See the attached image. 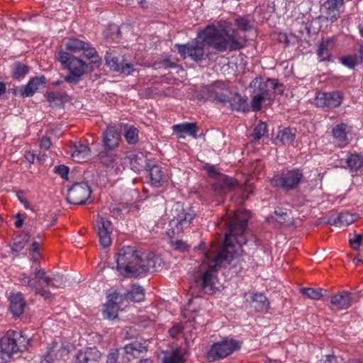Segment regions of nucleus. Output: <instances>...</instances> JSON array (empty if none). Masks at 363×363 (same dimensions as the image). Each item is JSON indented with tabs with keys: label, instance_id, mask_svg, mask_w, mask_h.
Masks as SVG:
<instances>
[{
	"label": "nucleus",
	"instance_id": "obj_30",
	"mask_svg": "<svg viewBox=\"0 0 363 363\" xmlns=\"http://www.w3.org/2000/svg\"><path fill=\"white\" fill-rule=\"evenodd\" d=\"M346 128L347 125L345 124L341 123L335 125L333 129L334 142L340 147H344L349 143L346 133Z\"/></svg>",
	"mask_w": 363,
	"mask_h": 363
},
{
	"label": "nucleus",
	"instance_id": "obj_21",
	"mask_svg": "<svg viewBox=\"0 0 363 363\" xmlns=\"http://www.w3.org/2000/svg\"><path fill=\"white\" fill-rule=\"evenodd\" d=\"M344 0H325L323 4L327 20L334 22L340 14V7L343 5Z\"/></svg>",
	"mask_w": 363,
	"mask_h": 363
},
{
	"label": "nucleus",
	"instance_id": "obj_36",
	"mask_svg": "<svg viewBox=\"0 0 363 363\" xmlns=\"http://www.w3.org/2000/svg\"><path fill=\"white\" fill-rule=\"evenodd\" d=\"M145 293L143 289L137 285H133L130 291L125 294V298L134 302L143 301Z\"/></svg>",
	"mask_w": 363,
	"mask_h": 363
},
{
	"label": "nucleus",
	"instance_id": "obj_57",
	"mask_svg": "<svg viewBox=\"0 0 363 363\" xmlns=\"http://www.w3.org/2000/svg\"><path fill=\"white\" fill-rule=\"evenodd\" d=\"M51 145L50 139L46 136L43 137L40 142V147L43 150H48Z\"/></svg>",
	"mask_w": 363,
	"mask_h": 363
},
{
	"label": "nucleus",
	"instance_id": "obj_11",
	"mask_svg": "<svg viewBox=\"0 0 363 363\" xmlns=\"http://www.w3.org/2000/svg\"><path fill=\"white\" fill-rule=\"evenodd\" d=\"M105 60L106 65L115 72L129 75L135 70L133 64L127 62L123 57L120 58L116 56L113 52H106Z\"/></svg>",
	"mask_w": 363,
	"mask_h": 363
},
{
	"label": "nucleus",
	"instance_id": "obj_8",
	"mask_svg": "<svg viewBox=\"0 0 363 363\" xmlns=\"http://www.w3.org/2000/svg\"><path fill=\"white\" fill-rule=\"evenodd\" d=\"M343 100V94L339 91L316 93L315 105L326 111L340 106Z\"/></svg>",
	"mask_w": 363,
	"mask_h": 363
},
{
	"label": "nucleus",
	"instance_id": "obj_20",
	"mask_svg": "<svg viewBox=\"0 0 363 363\" xmlns=\"http://www.w3.org/2000/svg\"><path fill=\"white\" fill-rule=\"evenodd\" d=\"M45 86V78L44 77H34L31 79L25 86L18 89L19 94L23 97L32 96L37 91Z\"/></svg>",
	"mask_w": 363,
	"mask_h": 363
},
{
	"label": "nucleus",
	"instance_id": "obj_3",
	"mask_svg": "<svg viewBox=\"0 0 363 363\" xmlns=\"http://www.w3.org/2000/svg\"><path fill=\"white\" fill-rule=\"evenodd\" d=\"M142 253L131 246H124L117 254V269L119 273L126 277H136L142 274L147 269L146 267H139L144 262Z\"/></svg>",
	"mask_w": 363,
	"mask_h": 363
},
{
	"label": "nucleus",
	"instance_id": "obj_64",
	"mask_svg": "<svg viewBox=\"0 0 363 363\" xmlns=\"http://www.w3.org/2000/svg\"><path fill=\"white\" fill-rule=\"evenodd\" d=\"M6 84L4 82H0V96L3 95L6 92Z\"/></svg>",
	"mask_w": 363,
	"mask_h": 363
},
{
	"label": "nucleus",
	"instance_id": "obj_63",
	"mask_svg": "<svg viewBox=\"0 0 363 363\" xmlns=\"http://www.w3.org/2000/svg\"><path fill=\"white\" fill-rule=\"evenodd\" d=\"M39 249V244L37 242H33L30 249L33 253H38Z\"/></svg>",
	"mask_w": 363,
	"mask_h": 363
},
{
	"label": "nucleus",
	"instance_id": "obj_62",
	"mask_svg": "<svg viewBox=\"0 0 363 363\" xmlns=\"http://www.w3.org/2000/svg\"><path fill=\"white\" fill-rule=\"evenodd\" d=\"M23 220L21 216L18 214L17 215L16 220L15 221V225L16 228H21L23 225Z\"/></svg>",
	"mask_w": 363,
	"mask_h": 363
},
{
	"label": "nucleus",
	"instance_id": "obj_56",
	"mask_svg": "<svg viewBox=\"0 0 363 363\" xmlns=\"http://www.w3.org/2000/svg\"><path fill=\"white\" fill-rule=\"evenodd\" d=\"M118 357V351L117 350L111 352L107 356L106 363H116Z\"/></svg>",
	"mask_w": 363,
	"mask_h": 363
},
{
	"label": "nucleus",
	"instance_id": "obj_59",
	"mask_svg": "<svg viewBox=\"0 0 363 363\" xmlns=\"http://www.w3.org/2000/svg\"><path fill=\"white\" fill-rule=\"evenodd\" d=\"M206 170H207V172L208 174V175L210 177H219V175L220 174H219L216 169L215 168V167L212 166V165H208L206 167Z\"/></svg>",
	"mask_w": 363,
	"mask_h": 363
},
{
	"label": "nucleus",
	"instance_id": "obj_24",
	"mask_svg": "<svg viewBox=\"0 0 363 363\" xmlns=\"http://www.w3.org/2000/svg\"><path fill=\"white\" fill-rule=\"evenodd\" d=\"M172 130L179 138H185L186 135L196 138L198 126L194 123H182L172 126Z\"/></svg>",
	"mask_w": 363,
	"mask_h": 363
},
{
	"label": "nucleus",
	"instance_id": "obj_23",
	"mask_svg": "<svg viewBox=\"0 0 363 363\" xmlns=\"http://www.w3.org/2000/svg\"><path fill=\"white\" fill-rule=\"evenodd\" d=\"M121 133L112 125H108L103 134V144L106 149L116 148L119 143Z\"/></svg>",
	"mask_w": 363,
	"mask_h": 363
},
{
	"label": "nucleus",
	"instance_id": "obj_18",
	"mask_svg": "<svg viewBox=\"0 0 363 363\" xmlns=\"http://www.w3.org/2000/svg\"><path fill=\"white\" fill-rule=\"evenodd\" d=\"M101 353L96 347L79 351L72 363H99Z\"/></svg>",
	"mask_w": 363,
	"mask_h": 363
},
{
	"label": "nucleus",
	"instance_id": "obj_47",
	"mask_svg": "<svg viewBox=\"0 0 363 363\" xmlns=\"http://www.w3.org/2000/svg\"><path fill=\"white\" fill-rule=\"evenodd\" d=\"M184 361V357L181 352L179 350H176L169 357L164 358L163 363H182Z\"/></svg>",
	"mask_w": 363,
	"mask_h": 363
},
{
	"label": "nucleus",
	"instance_id": "obj_19",
	"mask_svg": "<svg viewBox=\"0 0 363 363\" xmlns=\"http://www.w3.org/2000/svg\"><path fill=\"white\" fill-rule=\"evenodd\" d=\"M238 182L230 177L224 174H220L217 181L213 184V190L218 194L223 195L237 187Z\"/></svg>",
	"mask_w": 363,
	"mask_h": 363
},
{
	"label": "nucleus",
	"instance_id": "obj_42",
	"mask_svg": "<svg viewBox=\"0 0 363 363\" xmlns=\"http://www.w3.org/2000/svg\"><path fill=\"white\" fill-rule=\"evenodd\" d=\"M29 240V236L28 234H23L14 239L12 250L14 252H20L22 250Z\"/></svg>",
	"mask_w": 363,
	"mask_h": 363
},
{
	"label": "nucleus",
	"instance_id": "obj_61",
	"mask_svg": "<svg viewBox=\"0 0 363 363\" xmlns=\"http://www.w3.org/2000/svg\"><path fill=\"white\" fill-rule=\"evenodd\" d=\"M57 99V94L55 92L49 93L48 95V100L50 103H54L55 99Z\"/></svg>",
	"mask_w": 363,
	"mask_h": 363
},
{
	"label": "nucleus",
	"instance_id": "obj_46",
	"mask_svg": "<svg viewBox=\"0 0 363 363\" xmlns=\"http://www.w3.org/2000/svg\"><path fill=\"white\" fill-rule=\"evenodd\" d=\"M28 72V67L22 63H16L13 69V74L15 78L21 79Z\"/></svg>",
	"mask_w": 363,
	"mask_h": 363
},
{
	"label": "nucleus",
	"instance_id": "obj_60",
	"mask_svg": "<svg viewBox=\"0 0 363 363\" xmlns=\"http://www.w3.org/2000/svg\"><path fill=\"white\" fill-rule=\"evenodd\" d=\"M336 357L333 355H328L324 360H320L319 363H336Z\"/></svg>",
	"mask_w": 363,
	"mask_h": 363
},
{
	"label": "nucleus",
	"instance_id": "obj_50",
	"mask_svg": "<svg viewBox=\"0 0 363 363\" xmlns=\"http://www.w3.org/2000/svg\"><path fill=\"white\" fill-rule=\"evenodd\" d=\"M84 55L87 59H92V62L96 63L99 62V57L96 55V51L94 48L90 46L89 43H87V48L83 49Z\"/></svg>",
	"mask_w": 363,
	"mask_h": 363
},
{
	"label": "nucleus",
	"instance_id": "obj_54",
	"mask_svg": "<svg viewBox=\"0 0 363 363\" xmlns=\"http://www.w3.org/2000/svg\"><path fill=\"white\" fill-rule=\"evenodd\" d=\"M55 172L60 175L62 178H66L69 172V169L65 165H59L55 167Z\"/></svg>",
	"mask_w": 363,
	"mask_h": 363
},
{
	"label": "nucleus",
	"instance_id": "obj_45",
	"mask_svg": "<svg viewBox=\"0 0 363 363\" xmlns=\"http://www.w3.org/2000/svg\"><path fill=\"white\" fill-rule=\"evenodd\" d=\"M321 289H313V288H303L301 289L302 294L311 298V299H320L323 296Z\"/></svg>",
	"mask_w": 363,
	"mask_h": 363
},
{
	"label": "nucleus",
	"instance_id": "obj_38",
	"mask_svg": "<svg viewBox=\"0 0 363 363\" xmlns=\"http://www.w3.org/2000/svg\"><path fill=\"white\" fill-rule=\"evenodd\" d=\"M295 138L294 131L291 128H284L280 130L277 134V138L284 145L292 143Z\"/></svg>",
	"mask_w": 363,
	"mask_h": 363
},
{
	"label": "nucleus",
	"instance_id": "obj_9",
	"mask_svg": "<svg viewBox=\"0 0 363 363\" xmlns=\"http://www.w3.org/2000/svg\"><path fill=\"white\" fill-rule=\"evenodd\" d=\"M175 47H177L180 56L183 59L190 58L194 62H199L203 59V41L199 42L198 40H195L186 44H177Z\"/></svg>",
	"mask_w": 363,
	"mask_h": 363
},
{
	"label": "nucleus",
	"instance_id": "obj_1",
	"mask_svg": "<svg viewBox=\"0 0 363 363\" xmlns=\"http://www.w3.org/2000/svg\"><path fill=\"white\" fill-rule=\"evenodd\" d=\"M250 216L247 211H238L226 221L228 232L225 235L223 250L213 255L207 252L200 267L199 277L203 291L213 295L218 290L216 272L224 262H230L232 258L241 253V246L247 243L244 233Z\"/></svg>",
	"mask_w": 363,
	"mask_h": 363
},
{
	"label": "nucleus",
	"instance_id": "obj_53",
	"mask_svg": "<svg viewBox=\"0 0 363 363\" xmlns=\"http://www.w3.org/2000/svg\"><path fill=\"white\" fill-rule=\"evenodd\" d=\"M172 245L176 249L182 252L187 250L188 245L182 240H175L171 242Z\"/></svg>",
	"mask_w": 363,
	"mask_h": 363
},
{
	"label": "nucleus",
	"instance_id": "obj_14",
	"mask_svg": "<svg viewBox=\"0 0 363 363\" xmlns=\"http://www.w3.org/2000/svg\"><path fill=\"white\" fill-rule=\"evenodd\" d=\"M99 242L104 247H108L111 244V235L113 226L110 220L103 217H99L94 225Z\"/></svg>",
	"mask_w": 363,
	"mask_h": 363
},
{
	"label": "nucleus",
	"instance_id": "obj_34",
	"mask_svg": "<svg viewBox=\"0 0 363 363\" xmlns=\"http://www.w3.org/2000/svg\"><path fill=\"white\" fill-rule=\"evenodd\" d=\"M345 66L353 68L363 62V45H360L359 49L354 55H348L340 59Z\"/></svg>",
	"mask_w": 363,
	"mask_h": 363
},
{
	"label": "nucleus",
	"instance_id": "obj_32",
	"mask_svg": "<svg viewBox=\"0 0 363 363\" xmlns=\"http://www.w3.org/2000/svg\"><path fill=\"white\" fill-rule=\"evenodd\" d=\"M124 158L128 159L127 164L129 163L131 169L135 172H139L146 164V159L142 152L131 153Z\"/></svg>",
	"mask_w": 363,
	"mask_h": 363
},
{
	"label": "nucleus",
	"instance_id": "obj_16",
	"mask_svg": "<svg viewBox=\"0 0 363 363\" xmlns=\"http://www.w3.org/2000/svg\"><path fill=\"white\" fill-rule=\"evenodd\" d=\"M123 297L118 293L114 292L108 296L107 303L104 305L103 316L108 320H114L118 317V312L120 308L119 303Z\"/></svg>",
	"mask_w": 363,
	"mask_h": 363
},
{
	"label": "nucleus",
	"instance_id": "obj_2",
	"mask_svg": "<svg viewBox=\"0 0 363 363\" xmlns=\"http://www.w3.org/2000/svg\"><path fill=\"white\" fill-rule=\"evenodd\" d=\"M197 38L218 52L239 50L245 43V39L240 36L237 30H234L229 34L222 26H208L198 34Z\"/></svg>",
	"mask_w": 363,
	"mask_h": 363
},
{
	"label": "nucleus",
	"instance_id": "obj_40",
	"mask_svg": "<svg viewBox=\"0 0 363 363\" xmlns=\"http://www.w3.org/2000/svg\"><path fill=\"white\" fill-rule=\"evenodd\" d=\"M34 278H31V279H34L35 281V284L38 282L39 284H45L49 286V284L50 283V274L47 273L44 269L40 268L36 269L34 273Z\"/></svg>",
	"mask_w": 363,
	"mask_h": 363
},
{
	"label": "nucleus",
	"instance_id": "obj_6",
	"mask_svg": "<svg viewBox=\"0 0 363 363\" xmlns=\"http://www.w3.org/2000/svg\"><path fill=\"white\" fill-rule=\"evenodd\" d=\"M303 174L298 169H285L274 174L271 179V184L285 190L296 188L303 180Z\"/></svg>",
	"mask_w": 363,
	"mask_h": 363
},
{
	"label": "nucleus",
	"instance_id": "obj_12",
	"mask_svg": "<svg viewBox=\"0 0 363 363\" xmlns=\"http://www.w3.org/2000/svg\"><path fill=\"white\" fill-rule=\"evenodd\" d=\"M181 208V205L177 203L172 209V214L174 217L172 223L175 224V230L177 233L182 232L189 228L195 216L194 212L191 209L188 212H181L174 215V212L179 211Z\"/></svg>",
	"mask_w": 363,
	"mask_h": 363
},
{
	"label": "nucleus",
	"instance_id": "obj_7",
	"mask_svg": "<svg viewBox=\"0 0 363 363\" xmlns=\"http://www.w3.org/2000/svg\"><path fill=\"white\" fill-rule=\"evenodd\" d=\"M240 348L239 342L233 339L225 338L214 343L207 353V358L214 362L225 358Z\"/></svg>",
	"mask_w": 363,
	"mask_h": 363
},
{
	"label": "nucleus",
	"instance_id": "obj_55",
	"mask_svg": "<svg viewBox=\"0 0 363 363\" xmlns=\"http://www.w3.org/2000/svg\"><path fill=\"white\" fill-rule=\"evenodd\" d=\"M182 330V328L179 324L174 325L169 330V333L172 337H177Z\"/></svg>",
	"mask_w": 363,
	"mask_h": 363
},
{
	"label": "nucleus",
	"instance_id": "obj_17",
	"mask_svg": "<svg viewBox=\"0 0 363 363\" xmlns=\"http://www.w3.org/2000/svg\"><path fill=\"white\" fill-rule=\"evenodd\" d=\"M149 172L151 184L155 187L162 186L169 179L168 170L158 165H152L150 167Z\"/></svg>",
	"mask_w": 363,
	"mask_h": 363
},
{
	"label": "nucleus",
	"instance_id": "obj_52",
	"mask_svg": "<svg viewBox=\"0 0 363 363\" xmlns=\"http://www.w3.org/2000/svg\"><path fill=\"white\" fill-rule=\"evenodd\" d=\"M363 236L359 234H356L353 238L350 239V244L351 247L354 250H357L362 242Z\"/></svg>",
	"mask_w": 363,
	"mask_h": 363
},
{
	"label": "nucleus",
	"instance_id": "obj_51",
	"mask_svg": "<svg viewBox=\"0 0 363 363\" xmlns=\"http://www.w3.org/2000/svg\"><path fill=\"white\" fill-rule=\"evenodd\" d=\"M235 24L242 31L249 30L252 28L250 21L245 17L238 18L235 21Z\"/></svg>",
	"mask_w": 363,
	"mask_h": 363
},
{
	"label": "nucleus",
	"instance_id": "obj_13",
	"mask_svg": "<svg viewBox=\"0 0 363 363\" xmlns=\"http://www.w3.org/2000/svg\"><path fill=\"white\" fill-rule=\"evenodd\" d=\"M101 162L111 173L121 172L127 165L128 159L121 155L106 153L101 155Z\"/></svg>",
	"mask_w": 363,
	"mask_h": 363
},
{
	"label": "nucleus",
	"instance_id": "obj_28",
	"mask_svg": "<svg viewBox=\"0 0 363 363\" xmlns=\"http://www.w3.org/2000/svg\"><path fill=\"white\" fill-rule=\"evenodd\" d=\"M216 99L225 105H229L233 109L244 111L246 101L238 94H233L230 99L224 96H218Z\"/></svg>",
	"mask_w": 363,
	"mask_h": 363
},
{
	"label": "nucleus",
	"instance_id": "obj_48",
	"mask_svg": "<svg viewBox=\"0 0 363 363\" xmlns=\"http://www.w3.org/2000/svg\"><path fill=\"white\" fill-rule=\"evenodd\" d=\"M267 133V124L264 122H259L254 128L252 137L255 140H259Z\"/></svg>",
	"mask_w": 363,
	"mask_h": 363
},
{
	"label": "nucleus",
	"instance_id": "obj_15",
	"mask_svg": "<svg viewBox=\"0 0 363 363\" xmlns=\"http://www.w3.org/2000/svg\"><path fill=\"white\" fill-rule=\"evenodd\" d=\"M277 82L274 79L263 80L262 78H255L250 84L251 91L257 92L266 98L276 89Z\"/></svg>",
	"mask_w": 363,
	"mask_h": 363
},
{
	"label": "nucleus",
	"instance_id": "obj_27",
	"mask_svg": "<svg viewBox=\"0 0 363 363\" xmlns=\"http://www.w3.org/2000/svg\"><path fill=\"white\" fill-rule=\"evenodd\" d=\"M245 298L246 301L254 303V307L257 311L265 312L267 311L269 306L268 299L262 294H245Z\"/></svg>",
	"mask_w": 363,
	"mask_h": 363
},
{
	"label": "nucleus",
	"instance_id": "obj_33",
	"mask_svg": "<svg viewBox=\"0 0 363 363\" xmlns=\"http://www.w3.org/2000/svg\"><path fill=\"white\" fill-rule=\"evenodd\" d=\"M334 47V41L331 39L323 40L318 45L317 55L320 61H329L331 57L330 50Z\"/></svg>",
	"mask_w": 363,
	"mask_h": 363
},
{
	"label": "nucleus",
	"instance_id": "obj_39",
	"mask_svg": "<svg viewBox=\"0 0 363 363\" xmlns=\"http://www.w3.org/2000/svg\"><path fill=\"white\" fill-rule=\"evenodd\" d=\"M67 50L76 52L82 51L83 49L87 48V42L77 39L71 38L65 44Z\"/></svg>",
	"mask_w": 363,
	"mask_h": 363
},
{
	"label": "nucleus",
	"instance_id": "obj_35",
	"mask_svg": "<svg viewBox=\"0 0 363 363\" xmlns=\"http://www.w3.org/2000/svg\"><path fill=\"white\" fill-rule=\"evenodd\" d=\"M145 350L146 345L138 341H135L128 344L123 348V350L126 354L128 359L135 357L138 354L145 351Z\"/></svg>",
	"mask_w": 363,
	"mask_h": 363
},
{
	"label": "nucleus",
	"instance_id": "obj_37",
	"mask_svg": "<svg viewBox=\"0 0 363 363\" xmlns=\"http://www.w3.org/2000/svg\"><path fill=\"white\" fill-rule=\"evenodd\" d=\"M346 162L352 171H357L363 166V157L357 153L351 154L347 157Z\"/></svg>",
	"mask_w": 363,
	"mask_h": 363
},
{
	"label": "nucleus",
	"instance_id": "obj_10",
	"mask_svg": "<svg viewBox=\"0 0 363 363\" xmlns=\"http://www.w3.org/2000/svg\"><path fill=\"white\" fill-rule=\"evenodd\" d=\"M91 193L86 182L76 183L69 189L67 199L71 204L82 205L89 199Z\"/></svg>",
	"mask_w": 363,
	"mask_h": 363
},
{
	"label": "nucleus",
	"instance_id": "obj_43",
	"mask_svg": "<svg viewBox=\"0 0 363 363\" xmlns=\"http://www.w3.org/2000/svg\"><path fill=\"white\" fill-rule=\"evenodd\" d=\"M128 144H135L138 141V130L133 126L128 127L124 134Z\"/></svg>",
	"mask_w": 363,
	"mask_h": 363
},
{
	"label": "nucleus",
	"instance_id": "obj_4",
	"mask_svg": "<svg viewBox=\"0 0 363 363\" xmlns=\"http://www.w3.org/2000/svg\"><path fill=\"white\" fill-rule=\"evenodd\" d=\"M31 339L21 331L9 330L0 340V363H6L12 354L26 351Z\"/></svg>",
	"mask_w": 363,
	"mask_h": 363
},
{
	"label": "nucleus",
	"instance_id": "obj_49",
	"mask_svg": "<svg viewBox=\"0 0 363 363\" xmlns=\"http://www.w3.org/2000/svg\"><path fill=\"white\" fill-rule=\"evenodd\" d=\"M50 283L49 284V286H52L55 288H60L65 285V279L62 274H50Z\"/></svg>",
	"mask_w": 363,
	"mask_h": 363
},
{
	"label": "nucleus",
	"instance_id": "obj_22",
	"mask_svg": "<svg viewBox=\"0 0 363 363\" xmlns=\"http://www.w3.org/2000/svg\"><path fill=\"white\" fill-rule=\"evenodd\" d=\"M19 281L21 284L30 289L33 290L36 294H39L46 300H51L53 298L52 294L44 287H39L35 284V281L25 273L21 274L19 276Z\"/></svg>",
	"mask_w": 363,
	"mask_h": 363
},
{
	"label": "nucleus",
	"instance_id": "obj_29",
	"mask_svg": "<svg viewBox=\"0 0 363 363\" xmlns=\"http://www.w3.org/2000/svg\"><path fill=\"white\" fill-rule=\"evenodd\" d=\"M10 311L15 316H20L25 308V301L21 293L13 294L9 297Z\"/></svg>",
	"mask_w": 363,
	"mask_h": 363
},
{
	"label": "nucleus",
	"instance_id": "obj_41",
	"mask_svg": "<svg viewBox=\"0 0 363 363\" xmlns=\"http://www.w3.org/2000/svg\"><path fill=\"white\" fill-rule=\"evenodd\" d=\"M358 216L356 213H351L348 211L342 212L335 221L336 224L347 226L354 223Z\"/></svg>",
	"mask_w": 363,
	"mask_h": 363
},
{
	"label": "nucleus",
	"instance_id": "obj_31",
	"mask_svg": "<svg viewBox=\"0 0 363 363\" xmlns=\"http://www.w3.org/2000/svg\"><path fill=\"white\" fill-rule=\"evenodd\" d=\"M71 156L76 162H84L91 158V150L88 146L79 144L74 146Z\"/></svg>",
	"mask_w": 363,
	"mask_h": 363
},
{
	"label": "nucleus",
	"instance_id": "obj_26",
	"mask_svg": "<svg viewBox=\"0 0 363 363\" xmlns=\"http://www.w3.org/2000/svg\"><path fill=\"white\" fill-rule=\"evenodd\" d=\"M330 303L338 310L347 309L352 304V294L348 291H342L332 296Z\"/></svg>",
	"mask_w": 363,
	"mask_h": 363
},
{
	"label": "nucleus",
	"instance_id": "obj_25",
	"mask_svg": "<svg viewBox=\"0 0 363 363\" xmlns=\"http://www.w3.org/2000/svg\"><path fill=\"white\" fill-rule=\"evenodd\" d=\"M142 256L145 262L140 263L139 267L144 266L147 268V269L143 272L142 274L151 271H159L162 268L163 262L159 256H157L153 253H150L148 255L142 253Z\"/></svg>",
	"mask_w": 363,
	"mask_h": 363
},
{
	"label": "nucleus",
	"instance_id": "obj_58",
	"mask_svg": "<svg viewBox=\"0 0 363 363\" xmlns=\"http://www.w3.org/2000/svg\"><path fill=\"white\" fill-rule=\"evenodd\" d=\"M200 300H201V298L197 296L189 299L188 306H187V311H194L195 308H194V305L199 303Z\"/></svg>",
	"mask_w": 363,
	"mask_h": 363
},
{
	"label": "nucleus",
	"instance_id": "obj_44",
	"mask_svg": "<svg viewBox=\"0 0 363 363\" xmlns=\"http://www.w3.org/2000/svg\"><path fill=\"white\" fill-rule=\"evenodd\" d=\"M251 96H252V102H251V106L252 108L257 111L261 108L262 101L267 98L263 96L262 95H259L257 92H252L251 91Z\"/></svg>",
	"mask_w": 363,
	"mask_h": 363
},
{
	"label": "nucleus",
	"instance_id": "obj_5",
	"mask_svg": "<svg viewBox=\"0 0 363 363\" xmlns=\"http://www.w3.org/2000/svg\"><path fill=\"white\" fill-rule=\"evenodd\" d=\"M57 59L62 63L63 67L67 69L69 72V74L65 78V81L69 83H78L82 76L87 71L88 65L86 62L72 56L67 52H59Z\"/></svg>",
	"mask_w": 363,
	"mask_h": 363
}]
</instances>
